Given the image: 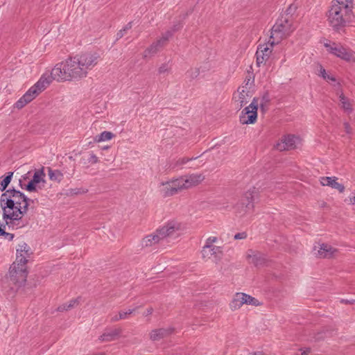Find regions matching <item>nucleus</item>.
Listing matches in <instances>:
<instances>
[{"label": "nucleus", "mask_w": 355, "mask_h": 355, "mask_svg": "<svg viewBox=\"0 0 355 355\" xmlns=\"http://www.w3.org/2000/svg\"><path fill=\"white\" fill-rule=\"evenodd\" d=\"M202 257L205 261H211L218 263L223 257V251L220 247H211L204 245L202 250Z\"/></svg>", "instance_id": "nucleus-14"}, {"label": "nucleus", "mask_w": 355, "mask_h": 355, "mask_svg": "<svg viewBox=\"0 0 355 355\" xmlns=\"http://www.w3.org/2000/svg\"><path fill=\"white\" fill-rule=\"evenodd\" d=\"M187 75L191 79L196 78L200 75V69L197 67L191 68L187 72Z\"/></svg>", "instance_id": "nucleus-39"}, {"label": "nucleus", "mask_w": 355, "mask_h": 355, "mask_svg": "<svg viewBox=\"0 0 355 355\" xmlns=\"http://www.w3.org/2000/svg\"><path fill=\"white\" fill-rule=\"evenodd\" d=\"M247 237V234L245 232L237 233L234 235V239H244Z\"/></svg>", "instance_id": "nucleus-46"}, {"label": "nucleus", "mask_w": 355, "mask_h": 355, "mask_svg": "<svg viewBox=\"0 0 355 355\" xmlns=\"http://www.w3.org/2000/svg\"><path fill=\"white\" fill-rule=\"evenodd\" d=\"M353 17V11L331 6L328 14V21L331 27L339 30L350 22Z\"/></svg>", "instance_id": "nucleus-5"}, {"label": "nucleus", "mask_w": 355, "mask_h": 355, "mask_svg": "<svg viewBox=\"0 0 355 355\" xmlns=\"http://www.w3.org/2000/svg\"><path fill=\"white\" fill-rule=\"evenodd\" d=\"M269 102V98L268 96H263L261 103H259L260 109L262 112H265L268 107V103Z\"/></svg>", "instance_id": "nucleus-40"}, {"label": "nucleus", "mask_w": 355, "mask_h": 355, "mask_svg": "<svg viewBox=\"0 0 355 355\" xmlns=\"http://www.w3.org/2000/svg\"><path fill=\"white\" fill-rule=\"evenodd\" d=\"M250 79L245 80L244 84L239 87L234 94L233 99L238 103L240 108L248 103L252 96L250 91Z\"/></svg>", "instance_id": "nucleus-9"}, {"label": "nucleus", "mask_w": 355, "mask_h": 355, "mask_svg": "<svg viewBox=\"0 0 355 355\" xmlns=\"http://www.w3.org/2000/svg\"><path fill=\"white\" fill-rule=\"evenodd\" d=\"M327 80H330L332 81H336V78L334 76L327 75Z\"/></svg>", "instance_id": "nucleus-53"}, {"label": "nucleus", "mask_w": 355, "mask_h": 355, "mask_svg": "<svg viewBox=\"0 0 355 355\" xmlns=\"http://www.w3.org/2000/svg\"><path fill=\"white\" fill-rule=\"evenodd\" d=\"M114 135L112 132H108V131H104L95 137V141L96 142L108 141V140L112 139L114 137Z\"/></svg>", "instance_id": "nucleus-30"}, {"label": "nucleus", "mask_w": 355, "mask_h": 355, "mask_svg": "<svg viewBox=\"0 0 355 355\" xmlns=\"http://www.w3.org/2000/svg\"><path fill=\"white\" fill-rule=\"evenodd\" d=\"M252 355H266V354L261 352H254Z\"/></svg>", "instance_id": "nucleus-56"}, {"label": "nucleus", "mask_w": 355, "mask_h": 355, "mask_svg": "<svg viewBox=\"0 0 355 355\" xmlns=\"http://www.w3.org/2000/svg\"><path fill=\"white\" fill-rule=\"evenodd\" d=\"M300 144V139L294 135H287L282 137L275 146V148L279 151L290 150L297 148Z\"/></svg>", "instance_id": "nucleus-11"}, {"label": "nucleus", "mask_w": 355, "mask_h": 355, "mask_svg": "<svg viewBox=\"0 0 355 355\" xmlns=\"http://www.w3.org/2000/svg\"><path fill=\"white\" fill-rule=\"evenodd\" d=\"M350 202H351V203L355 205V196L350 198Z\"/></svg>", "instance_id": "nucleus-57"}, {"label": "nucleus", "mask_w": 355, "mask_h": 355, "mask_svg": "<svg viewBox=\"0 0 355 355\" xmlns=\"http://www.w3.org/2000/svg\"><path fill=\"white\" fill-rule=\"evenodd\" d=\"M292 22L286 17H282L276 21L271 28L270 37L268 43L271 46L278 44L294 31Z\"/></svg>", "instance_id": "nucleus-4"}, {"label": "nucleus", "mask_w": 355, "mask_h": 355, "mask_svg": "<svg viewBox=\"0 0 355 355\" xmlns=\"http://www.w3.org/2000/svg\"><path fill=\"white\" fill-rule=\"evenodd\" d=\"M339 98L342 109L347 114H351L353 111V108L350 101L347 97H345L343 93L339 96Z\"/></svg>", "instance_id": "nucleus-26"}, {"label": "nucleus", "mask_w": 355, "mask_h": 355, "mask_svg": "<svg viewBox=\"0 0 355 355\" xmlns=\"http://www.w3.org/2000/svg\"><path fill=\"white\" fill-rule=\"evenodd\" d=\"M256 196L257 191L255 188H253L245 193L244 198L248 202L245 206L247 211H250L253 209L254 205L252 202L255 200Z\"/></svg>", "instance_id": "nucleus-25"}, {"label": "nucleus", "mask_w": 355, "mask_h": 355, "mask_svg": "<svg viewBox=\"0 0 355 355\" xmlns=\"http://www.w3.org/2000/svg\"><path fill=\"white\" fill-rule=\"evenodd\" d=\"M153 312V309L152 307L148 308L146 311L144 313L145 316L151 315Z\"/></svg>", "instance_id": "nucleus-52"}, {"label": "nucleus", "mask_w": 355, "mask_h": 355, "mask_svg": "<svg viewBox=\"0 0 355 355\" xmlns=\"http://www.w3.org/2000/svg\"><path fill=\"white\" fill-rule=\"evenodd\" d=\"M5 234V230L2 228L0 225V236L3 235Z\"/></svg>", "instance_id": "nucleus-55"}, {"label": "nucleus", "mask_w": 355, "mask_h": 355, "mask_svg": "<svg viewBox=\"0 0 355 355\" xmlns=\"http://www.w3.org/2000/svg\"><path fill=\"white\" fill-rule=\"evenodd\" d=\"M98 58V56L96 54L91 53L69 58L64 62L57 64L50 75H43L33 87L40 94L49 85L53 80L67 81L85 77L88 71L97 64Z\"/></svg>", "instance_id": "nucleus-1"}, {"label": "nucleus", "mask_w": 355, "mask_h": 355, "mask_svg": "<svg viewBox=\"0 0 355 355\" xmlns=\"http://www.w3.org/2000/svg\"><path fill=\"white\" fill-rule=\"evenodd\" d=\"M344 127H345V132L347 134H349V133L352 132V128L350 127V125H349V124L348 123H344Z\"/></svg>", "instance_id": "nucleus-50"}, {"label": "nucleus", "mask_w": 355, "mask_h": 355, "mask_svg": "<svg viewBox=\"0 0 355 355\" xmlns=\"http://www.w3.org/2000/svg\"><path fill=\"white\" fill-rule=\"evenodd\" d=\"M243 304H245L243 293H237L234 295L232 300L230 304L231 310L235 311L240 309Z\"/></svg>", "instance_id": "nucleus-23"}, {"label": "nucleus", "mask_w": 355, "mask_h": 355, "mask_svg": "<svg viewBox=\"0 0 355 355\" xmlns=\"http://www.w3.org/2000/svg\"><path fill=\"white\" fill-rule=\"evenodd\" d=\"M197 159V157H191V158H188V157H182V158H180L178 159H177L171 166V167L173 168H175L176 167H178V166H180L182 165H184L185 164H187L189 161H191V160H193V159Z\"/></svg>", "instance_id": "nucleus-35"}, {"label": "nucleus", "mask_w": 355, "mask_h": 355, "mask_svg": "<svg viewBox=\"0 0 355 355\" xmlns=\"http://www.w3.org/2000/svg\"><path fill=\"white\" fill-rule=\"evenodd\" d=\"M48 174L49 176V179L51 181L60 182L63 179L64 175L59 170H53L51 168H48Z\"/></svg>", "instance_id": "nucleus-28"}, {"label": "nucleus", "mask_w": 355, "mask_h": 355, "mask_svg": "<svg viewBox=\"0 0 355 355\" xmlns=\"http://www.w3.org/2000/svg\"><path fill=\"white\" fill-rule=\"evenodd\" d=\"M88 190L87 189H73L70 190V193L71 195H80L87 193Z\"/></svg>", "instance_id": "nucleus-42"}, {"label": "nucleus", "mask_w": 355, "mask_h": 355, "mask_svg": "<svg viewBox=\"0 0 355 355\" xmlns=\"http://www.w3.org/2000/svg\"><path fill=\"white\" fill-rule=\"evenodd\" d=\"M173 331L174 329L172 327L155 329L149 333V338L152 341H158L170 336Z\"/></svg>", "instance_id": "nucleus-18"}, {"label": "nucleus", "mask_w": 355, "mask_h": 355, "mask_svg": "<svg viewBox=\"0 0 355 355\" xmlns=\"http://www.w3.org/2000/svg\"><path fill=\"white\" fill-rule=\"evenodd\" d=\"M35 183L33 182L31 180L29 182V183L26 185V190L28 191H35L36 190L35 187Z\"/></svg>", "instance_id": "nucleus-45"}, {"label": "nucleus", "mask_w": 355, "mask_h": 355, "mask_svg": "<svg viewBox=\"0 0 355 355\" xmlns=\"http://www.w3.org/2000/svg\"><path fill=\"white\" fill-rule=\"evenodd\" d=\"M332 6H336L349 11H353L354 1L353 0H334L331 2Z\"/></svg>", "instance_id": "nucleus-24"}, {"label": "nucleus", "mask_w": 355, "mask_h": 355, "mask_svg": "<svg viewBox=\"0 0 355 355\" xmlns=\"http://www.w3.org/2000/svg\"><path fill=\"white\" fill-rule=\"evenodd\" d=\"M299 350L301 352V354H296L295 355H311L312 352L311 347L300 348Z\"/></svg>", "instance_id": "nucleus-44"}, {"label": "nucleus", "mask_w": 355, "mask_h": 355, "mask_svg": "<svg viewBox=\"0 0 355 355\" xmlns=\"http://www.w3.org/2000/svg\"><path fill=\"white\" fill-rule=\"evenodd\" d=\"M161 240H162V239L157 230L154 233L143 238L141 241V245L143 248L150 247L158 243Z\"/></svg>", "instance_id": "nucleus-20"}, {"label": "nucleus", "mask_w": 355, "mask_h": 355, "mask_svg": "<svg viewBox=\"0 0 355 355\" xmlns=\"http://www.w3.org/2000/svg\"><path fill=\"white\" fill-rule=\"evenodd\" d=\"M334 329L330 327H324L320 329H318L315 331H312L309 332V340L310 342H318L322 340L325 337L331 336Z\"/></svg>", "instance_id": "nucleus-16"}, {"label": "nucleus", "mask_w": 355, "mask_h": 355, "mask_svg": "<svg viewBox=\"0 0 355 355\" xmlns=\"http://www.w3.org/2000/svg\"><path fill=\"white\" fill-rule=\"evenodd\" d=\"M78 304V299L71 300L68 303L64 304L58 308L59 311H68Z\"/></svg>", "instance_id": "nucleus-31"}, {"label": "nucleus", "mask_w": 355, "mask_h": 355, "mask_svg": "<svg viewBox=\"0 0 355 355\" xmlns=\"http://www.w3.org/2000/svg\"><path fill=\"white\" fill-rule=\"evenodd\" d=\"M135 311V309H128L126 311H119L118 315H115L111 318L110 322H115L120 320L126 319L128 318V316L129 315H131L132 313H133Z\"/></svg>", "instance_id": "nucleus-29"}, {"label": "nucleus", "mask_w": 355, "mask_h": 355, "mask_svg": "<svg viewBox=\"0 0 355 355\" xmlns=\"http://www.w3.org/2000/svg\"><path fill=\"white\" fill-rule=\"evenodd\" d=\"M320 75L324 78V79H327V72L325 71V69L321 66L320 65Z\"/></svg>", "instance_id": "nucleus-48"}, {"label": "nucleus", "mask_w": 355, "mask_h": 355, "mask_svg": "<svg viewBox=\"0 0 355 355\" xmlns=\"http://www.w3.org/2000/svg\"><path fill=\"white\" fill-rule=\"evenodd\" d=\"M327 51L347 62H355V53L336 43H325Z\"/></svg>", "instance_id": "nucleus-6"}, {"label": "nucleus", "mask_w": 355, "mask_h": 355, "mask_svg": "<svg viewBox=\"0 0 355 355\" xmlns=\"http://www.w3.org/2000/svg\"><path fill=\"white\" fill-rule=\"evenodd\" d=\"M337 180L336 177H323L321 178L320 182L323 186H329L343 193L345 190V187L338 182Z\"/></svg>", "instance_id": "nucleus-22"}, {"label": "nucleus", "mask_w": 355, "mask_h": 355, "mask_svg": "<svg viewBox=\"0 0 355 355\" xmlns=\"http://www.w3.org/2000/svg\"><path fill=\"white\" fill-rule=\"evenodd\" d=\"M183 190L199 185L205 178L202 173H191L179 178Z\"/></svg>", "instance_id": "nucleus-12"}, {"label": "nucleus", "mask_w": 355, "mask_h": 355, "mask_svg": "<svg viewBox=\"0 0 355 355\" xmlns=\"http://www.w3.org/2000/svg\"><path fill=\"white\" fill-rule=\"evenodd\" d=\"M30 103L28 100H27L24 96L21 97L15 104V107L17 109H21L23 108L26 104Z\"/></svg>", "instance_id": "nucleus-38"}, {"label": "nucleus", "mask_w": 355, "mask_h": 355, "mask_svg": "<svg viewBox=\"0 0 355 355\" xmlns=\"http://www.w3.org/2000/svg\"><path fill=\"white\" fill-rule=\"evenodd\" d=\"M244 300L245 301V304L253 306H258L259 304L258 300L256 298L245 293H244Z\"/></svg>", "instance_id": "nucleus-36"}, {"label": "nucleus", "mask_w": 355, "mask_h": 355, "mask_svg": "<svg viewBox=\"0 0 355 355\" xmlns=\"http://www.w3.org/2000/svg\"><path fill=\"white\" fill-rule=\"evenodd\" d=\"M258 106V100L254 98L252 102L241 112L240 122L242 124H251L255 123L257 118Z\"/></svg>", "instance_id": "nucleus-8"}, {"label": "nucleus", "mask_w": 355, "mask_h": 355, "mask_svg": "<svg viewBox=\"0 0 355 355\" xmlns=\"http://www.w3.org/2000/svg\"><path fill=\"white\" fill-rule=\"evenodd\" d=\"M122 329L120 327L111 329L110 331L103 333L100 337L99 340L102 342H110L116 340L121 336Z\"/></svg>", "instance_id": "nucleus-21"}, {"label": "nucleus", "mask_w": 355, "mask_h": 355, "mask_svg": "<svg viewBox=\"0 0 355 355\" xmlns=\"http://www.w3.org/2000/svg\"><path fill=\"white\" fill-rule=\"evenodd\" d=\"M217 240H218L217 237L210 236L207 239L205 245H209V248L216 247V245H214V243H216L217 241Z\"/></svg>", "instance_id": "nucleus-43"}, {"label": "nucleus", "mask_w": 355, "mask_h": 355, "mask_svg": "<svg viewBox=\"0 0 355 355\" xmlns=\"http://www.w3.org/2000/svg\"><path fill=\"white\" fill-rule=\"evenodd\" d=\"M327 80H330L332 81H336V78L334 76L327 75Z\"/></svg>", "instance_id": "nucleus-54"}, {"label": "nucleus", "mask_w": 355, "mask_h": 355, "mask_svg": "<svg viewBox=\"0 0 355 355\" xmlns=\"http://www.w3.org/2000/svg\"><path fill=\"white\" fill-rule=\"evenodd\" d=\"M44 176V173L43 169L37 170L35 172L34 175L31 181L35 184H38L40 182H44L43 180V177Z\"/></svg>", "instance_id": "nucleus-34"}, {"label": "nucleus", "mask_w": 355, "mask_h": 355, "mask_svg": "<svg viewBox=\"0 0 355 355\" xmlns=\"http://www.w3.org/2000/svg\"><path fill=\"white\" fill-rule=\"evenodd\" d=\"M268 42L266 44L259 45L256 52L257 64L259 66L266 62L272 53V49L268 46Z\"/></svg>", "instance_id": "nucleus-17"}, {"label": "nucleus", "mask_w": 355, "mask_h": 355, "mask_svg": "<svg viewBox=\"0 0 355 355\" xmlns=\"http://www.w3.org/2000/svg\"><path fill=\"white\" fill-rule=\"evenodd\" d=\"M170 66L168 64V63H163L158 69V72L159 73L162 74V73H166V72H169L170 71Z\"/></svg>", "instance_id": "nucleus-41"}, {"label": "nucleus", "mask_w": 355, "mask_h": 355, "mask_svg": "<svg viewBox=\"0 0 355 355\" xmlns=\"http://www.w3.org/2000/svg\"><path fill=\"white\" fill-rule=\"evenodd\" d=\"M17 252V258L18 256H24L26 257V262L28 261L27 258L31 254V248L26 243L19 245Z\"/></svg>", "instance_id": "nucleus-27"}, {"label": "nucleus", "mask_w": 355, "mask_h": 355, "mask_svg": "<svg viewBox=\"0 0 355 355\" xmlns=\"http://www.w3.org/2000/svg\"><path fill=\"white\" fill-rule=\"evenodd\" d=\"M247 259L250 263L257 267L263 266L266 265L268 261V259L264 254L252 250L248 251Z\"/></svg>", "instance_id": "nucleus-15"}, {"label": "nucleus", "mask_w": 355, "mask_h": 355, "mask_svg": "<svg viewBox=\"0 0 355 355\" xmlns=\"http://www.w3.org/2000/svg\"><path fill=\"white\" fill-rule=\"evenodd\" d=\"M182 229L183 228L180 223L175 220H171L157 230L163 240L168 237L178 236L180 234V232H181Z\"/></svg>", "instance_id": "nucleus-10"}, {"label": "nucleus", "mask_w": 355, "mask_h": 355, "mask_svg": "<svg viewBox=\"0 0 355 355\" xmlns=\"http://www.w3.org/2000/svg\"><path fill=\"white\" fill-rule=\"evenodd\" d=\"M182 190L180 178L162 183L161 191L166 197L174 196Z\"/></svg>", "instance_id": "nucleus-13"}, {"label": "nucleus", "mask_w": 355, "mask_h": 355, "mask_svg": "<svg viewBox=\"0 0 355 355\" xmlns=\"http://www.w3.org/2000/svg\"><path fill=\"white\" fill-rule=\"evenodd\" d=\"M296 9V6L293 5H291L289 8L287 9L286 12L288 14H291L293 11H295Z\"/></svg>", "instance_id": "nucleus-51"}, {"label": "nucleus", "mask_w": 355, "mask_h": 355, "mask_svg": "<svg viewBox=\"0 0 355 355\" xmlns=\"http://www.w3.org/2000/svg\"><path fill=\"white\" fill-rule=\"evenodd\" d=\"M39 93L35 89V88L33 86L31 87L24 95V97L28 100L29 102L32 101L37 95Z\"/></svg>", "instance_id": "nucleus-33"}, {"label": "nucleus", "mask_w": 355, "mask_h": 355, "mask_svg": "<svg viewBox=\"0 0 355 355\" xmlns=\"http://www.w3.org/2000/svg\"><path fill=\"white\" fill-rule=\"evenodd\" d=\"M337 253L338 250L336 248L328 244L322 243L315 254L319 258L329 259L335 257Z\"/></svg>", "instance_id": "nucleus-19"}, {"label": "nucleus", "mask_w": 355, "mask_h": 355, "mask_svg": "<svg viewBox=\"0 0 355 355\" xmlns=\"http://www.w3.org/2000/svg\"><path fill=\"white\" fill-rule=\"evenodd\" d=\"M178 29V27L175 26L173 31H168L163 33L162 37H160L156 42H153L148 48L144 51L143 53V58H147L156 54L162 47L166 45L169 38H171L173 35V32L177 31Z\"/></svg>", "instance_id": "nucleus-7"}, {"label": "nucleus", "mask_w": 355, "mask_h": 355, "mask_svg": "<svg viewBox=\"0 0 355 355\" xmlns=\"http://www.w3.org/2000/svg\"><path fill=\"white\" fill-rule=\"evenodd\" d=\"M26 260L24 256H18L11 265L8 274L1 281L3 290L13 294L26 282L27 277Z\"/></svg>", "instance_id": "nucleus-3"}, {"label": "nucleus", "mask_w": 355, "mask_h": 355, "mask_svg": "<svg viewBox=\"0 0 355 355\" xmlns=\"http://www.w3.org/2000/svg\"><path fill=\"white\" fill-rule=\"evenodd\" d=\"M132 28V22L128 23L123 28L120 30L116 34V40L123 37L128 31Z\"/></svg>", "instance_id": "nucleus-37"}, {"label": "nucleus", "mask_w": 355, "mask_h": 355, "mask_svg": "<svg viewBox=\"0 0 355 355\" xmlns=\"http://www.w3.org/2000/svg\"><path fill=\"white\" fill-rule=\"evenodd\" d=\"M13 175L12 172H8L4 179L0 182V191H3L6 190L10 182H11Z\"/></svg>", "instance_id": "nucleus-32"}, {"label": "nucleus", "mask_w": 355, "mask_h": 355, "mask_svg": "<svg viewBox=\"0 0 355 355\" xmlns=\"http://www.w3.org/2000/svg\"><path fill=\"white\" fill-rule=\"evenodd\" d=\"M3 236H4L5 239H6L9 241L12 240V239L14 238V234L6 232V231H5V234Z\"/></svg>", "instance_id": "nucleus-49"}, {"label": "nucleus", "mask_w": 355, "mask_h": 355, "mask_svg": "<svg viewBox=\"0 0 355 355\" xmlns=\"http://www.w3.org/2000/svg\"><path fill=\"white\" fill-rule=\"evenodd\" d=\"M88 161L92 164H96L98 162V158L94 154H91Z\"/></svg>", "instance_id": "nucleus-47"}, {"label": "nucleus", "mask_w": 355, "mask_h": 355, "mask_svg": "<svg viewBox=\"0 0 355 355\" xmlns=\"http://www.w3.org/2000/svg\"><path fill=\"white\" fill-rule=\"evenodd\" d=\"M33 200L27 198L22 192L8 189L0 197V206L3 210V218L6 225L12 228L24 227L22 217L27 214L30 202Z\"/></svg>", "instance_id": "nucleus-2"}]
</instances>
